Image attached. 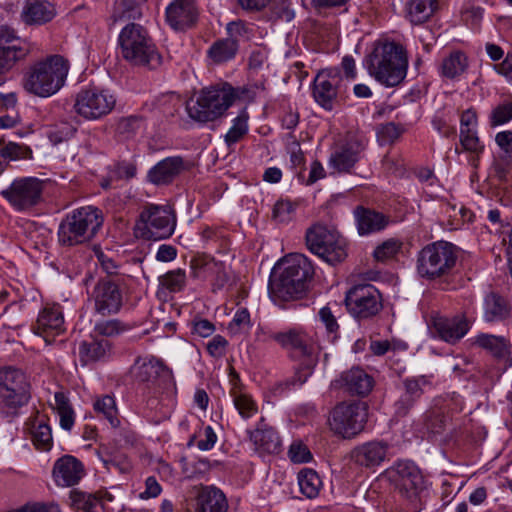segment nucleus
Segmentation results:
<instances>
[{
    "label": "nucleus",
    "mask_w": 512,
    "mask_h": 512,
    "mask_svg": "<svg viewBox=\"0 0 512 512\" xmlns=\"http://www.w3.org/2000/svg\"><path fill=\"white\" fill-rule=\"evenodd\" d=\"M456 246L436 241L424 246L416 256V272L420 278L436 280L448 276L457 262Z\"/></svg>",
    "instance_id": "obj_7"
},
{
    "label": "nucleus",
    "mask_w": 512,
    "mask_h": 512,
    "mask_svg": "<svg viewBox=\"0 0 512 512\" xmlns=\"http://www.w3.org/2000/svg\"><path fill=\"white\" fill-rule=\"evenodd\" d=\"M176 220L169 207L148 204L141 210L134 227L137 238L147 241H160L174 233Z\"/></svg>",
    "instance_id": "obj_9"
},
{
    "label": "nucleus",
    "mask_w": 512,
    "mask_h": 512,
    "mask_svg": "<svg viewBox=\"0 0 512 512\" xmlns=\"http://www.w3.org/2000/svg\"><path fill=\"white\" fill-rule=\"evenodd\" d=\"M288 456L293 463H308L312 460V453L301 441H294L290 445Z\"/></svg>",
    "instance_id": "obj_63"
},
{
    "label": "nucleus",
    "mask_w": 512,
    "mask_h": 512,
    "mask_svg": "<svg viewBox=\"0 0 512 512\" xmlns=\"http://www.w3.org/2000/svg\"><path fill=\"white\" fill-rule=\"evenodd\" d=\"M116 102L115 95L108 89L95 86L83 88L75 96L73 110L81 118L95 121L109 115Z\"/></svg>",
    "instance_id": "obj_14"
},
{
    "label": "nucleus",
    "mask_w": 512,
    "mask_h": 512,
    "mask_svg": "<svg viewBox=\"0 0 512 512\" xmlns=\"http://www.w3.org/2000/svg\"><path fill=\"white\" fill-rule=\"evenodd\" d=\"M191 277L210 281L216 288H222L228 281L225 264L207 254H197L190 261Z\"/></svg>",
    "instance_id": "obj_21"
},
{
    "label": "nucleus",
    "mask_w": 512,
    "mask_h": 512,
    "mask_svg": "<svg viewBox=\"0 0 512 512\" xmlns=\"http://www.w3.org/2000/svg\"><path fill=\"white\" fill-rule=\"evenodd\" d=\"M31 398L30 383L26 374L18 368H0V403L6 414L15 415Z\"/></svg>",
    "instance_id": "obj_10"
},
{
    "label": "nucleus",
    "mask_w": 512,
    "mask_h": 512,
    "mask_svg": "<svg viewBox=\"0 0 512 512\" xmlns=\"http://www.w3.org/2000/svg\"><path fill=\"white\" fill-rule=\"evenodd\" d=\"M31 52L28 42L18 37L14 30H0V75L9 72L17 62L24 60Z\"/></svg>",
    "instance_id": "obj_19"
},
{
    "label": "nucleus",
    "mask_w": 512,
    "mask_h": 512,
    "mask_svg": "<svg viewBox=\"0 0 512 512\" xmlns=\"http://www.w3.org/2000/svg\"><path fill=\"white\" fill-rule=\"evenodd\" d=\"M198 436L200 439L196 442V446L201 451L211 450L218 440L214 429L210 425L203 426Z\"/></svg>",
    "instance_id": "obj_64"
},
{
    "label": "nucleus",
    "mask_w": 512,
    "mask_h": 512,
    "mask_svg": "<svg viewBox=\"0 0 512 512\" xmlns=\"http://www.w3.org/2000/svg\"><path fill=\"white\" fill-rule=\"evenodd\" d=\"M69 68L66 58L58 54L50 55L26 69L21 85L31 95L48 98L64 86Z\"/></svg>",
    "instance_id": "obj_1"
},
{
    "label": "nucleus",
    "mask_w": 512,
    "mask_h": 512,
    "mask_svg": "<svg viewBox=\"0 0 512 512\" xmlns=\"http://www.w3.org/2000/svg\"><path fill=\"white\" fill-rule=\"evenodd\" d=\"M313 274L314 268L306 256H292L284 262L279 279L271 284L273 296L283 301L302 298L307 292Z\"/></svg>",
    "instance_id": "obj_6"
},
{
    "label": "nucleus",
    "mask_w": 512,
    "mask_h": 512,
    "mask_svg": "<svg viewBox=\"0 0 512 512\" xmlns=\"http://www.w3.org/2000/svg\"><path fill=\"white\" fill-rule=\"evenodd\" d=\"M345 304L352 316L367 319L382 309L381 294L371 284L356 285L346 292Z\"/></svg>",
    "instance_id": "obj_16"
},
{
    "label": "nucleus",
    "mask_w": 512,
    "mask_h": 512,
    "mask_svg": "<svg viewBox=\"0 0 512 512\" xmlns=\"http://www.w3.org/2000/svg\"><path fill=\"white\" fill-rule=\"evenodd\" d=\"M30 438L35 448L39 451H50L53 446L51 428L43 420L35 419L31 422Z\"/></svg>",
    "instance_id": "obj_42"
},
{
    "label": "nucleus",
    "mask_w": 512,
    "mask_h": 512,
    "mask_svg": "<svg viewBox=\"0 0 512 512\" xmlns=\"http://www.w3.org/2000/svg\"><path fill=\"white\" fill-rule=\"evenodd\" d=\"M468 67V58L461 51H453L445 57L440 66L443 77L454 79L463 74Z\"/></svg>",
    "instance_id": "obj_41"
},
{
    "label": "nucleus",
    "mask_w": 512,
    "mask_h": 512,
    "mask_svg": "<svg viewBox=\"0 0 512 512\" xmlns=\"http://www.w3.org/2000/svg\"><path fill=\"white\" fill-rule=\"evenodd\" d=\"M118 45L123 59L132 66L157 70L163 64V56L148 30L138 23H129L122 28Z\"/></svg>",
    "instance_id": "obj_3"
},
{
    "label": "nucleus",
    "mask_w": 512,
    "mask_h": 512,
    "mask_svg": "<svg viewBox=\"0 0 512 512\" xmlns=\"http://www.w3.org/2000/svg\"><path fill=\"white\" fill-rule=\"evenodd\" d=\"M231 396L233 398L235 408L243 419H249L257 414V403L250 395L233 388L231 390Z\"/></svg>",
    "instance_id": "obj_49"
},
{
    "label": "nucleus",
    "mask_w": 512,
    "mask_h": 512,
    "mask_svg": "<svg viewBox=\"0 0 512 512\" xmlns=\"http://www.w3.org/2000/svg\"><path fill=\"white\" fill-rule=\"evenodd\" d=\"M112 501L113 497L107 492L88 493L78 489L69 492V505L83 512H105L104 499Z\"/></svg>",
    "instance_id": "obj_32"
},
{
    "label": "nucleus",
    "mask_w": 512,
    "mask_h": 512,
    "mask_svg": "<svg viewBox=\"0 0 512 512\" xmlns=\"http://www.w3.org/2000/svg\"><path fill=\"white\" fill-rule=\"evenodd\" d=\"M367 417L368 406L365 402L344 401L333 408L329 424L335 434L350 439L363 431Z\"/></svg>",
    "instance_id": "obj_13"
},
{
    "label": "nucleus",
    "mask_w": 512,
    "mask_h": 512,
    "mask_svg": "<svg viewBox=\"0 0 512 512\" xmlns=\"http://www.w3.org/2000/svg\"><path fill=\"white\" fill-rule=\"evenodd\" d=\"M511 311L510 302L499 293L491 291L484 297L483 318L486 322H503L510 318Z\"/></svg>",
    "instance_id": "obj_36"
},
{
    "label": "nucleus",
    "mask_w": 512,
    "mask_h": 512,
    "mask_svg": "<svg viewBox=\"0 0 512 512\" xmlns=\"http://www.w3.org/2000/svg\"><path fill=\"white\" fill-rule=\"evenodd\" d=\"M249 439L254 445L255 452L260 456L277 455L282 449V440L278 432L265 423L261 418L256 429L249 431Z\"/></svg>",
    "instance_id": "obj_27"
},
{
    "label": "nucleus",
    "mask_w": 512,
    "mask_h": 512,
    "mask_svg": "<svg viewBox=\"0 0 512 512\" xmlns=\"http://www.w3.org/2000/svg\"><path fill=\"white\" fill-rule=\"evenodd\" d=\"M239 45L233 38L220 39L214 42L208 50V56L214 63L220 64L236 56Z\"/></svg>",
    "instance_id": "obj_43"
},
{
    "label": "nucleus",
    "mask_w": 512,
    "mask_h": 512,
    "mask_svg": "<svg viewBox=\"0 0 512 512\" xmlns=\"http://www.w3.org/2000/svg\"><path fill=\"white\" fill-rule=\"evenodd\" d=\"M474 344L496 358H504L509 353L508 341L502 336L482 333L475 337Z\"/></svg>",
    "instance_id": "obj_40"
},
{
    "label": "nucleus",
    "mask_w": 512,
    "mask_h": 512,
    "mask_svg": "<svg viewBox=\"0 0 512 512\" xmlns=\"http://www.w3.org/2000/svg\"><path fill=\"white\" fill-rule=\"evenodd\" d=\"M433 327L440 339L455 344L468 333L470 322L464 315L451 318L436 316L433 318Z\"/></svg>",
    "instance_id": "obj_28"
},
{
    "label": "nucleus",
    "mask_w": 512,
    "mask_h": 512,
    "mask_svg": "<svg viewBox=\"0 0 512 512\" xmlns=\"http://www.w3.org/2000/svg\"><path fill=\"white\" fill-rule=\"evenodd\" d=\"M132 328L131 324L119 319H108L96 322L92 332L100 338L109 339L119 336Z\"/></svg>",
    "instance_id": "obj_45"
},
{
    "label": "nucleus",
    "mask_w": 512,
    "mask_h": 512,
    "mask_svg": "<svg viewBox=\"0 0 512 512\" xmlns=\"http://www.w3.org/2000/svg\"><path fill=\"white\" fill-rule=\"evenodd\" d=\"M512 120V100H505L494 107L489 116L491 127L500 126Z\"/></svg>",
    "instance_id": "obj_58"
},
{
    "label": "nucleus",
    "mask_w": 512,
    "mask_h": 512,
    "mask_svg": "<svg viewBox=\"0 0 512 512\" xmlns=\"http://www.w3.org/2000/svg\"><path fill=\"white\" fill-rule=\"evenodd\" d=\"M438 8L437 0H405V17L413 25H421L434 15Z\"/></svg>",
    "instance_id": "obj_39"
},
{
    "label": "nucleus",
    "mask_w": 512,
    "mask_h": 512,
    "mask_svg": "<svg viewBox=\"0 0 512 512\" xmlns=\"http://www.w3.org/2000/svg\"><path fill=\"white\" fill-rule=\"evenodd\" d=\"M228 500L214 485L203 486L196 496L195 512H228Z\"/></svg>",
    "instance_id": "obj_34"
},
{
    "label": "nucleus",
    "mask_w": 512,
    "mask_h": 512,
    "mask_svg": "<svg viewBox=\"0 0 512 512\" xmlns=\"http://www.w3.org/2000/svg\"><path fill=\"white\" fill-rule=\"evenodd\" d=\"M66 331L63 308L58 303L46 304L39 312L34 332L50 343Z\"/></svg>",
    "instance_id": "obj_22"
},
{
    "label": "nucleus",
    "mask_w": 512,
    "mask_h": 512,
    "mask_svg": "<svg viewBox=\"0 0 512 512\" xmlns=\"http://www.w3.org/2000/svg\"><path fill=\"white\" fill-rule=\"evenodd\" d=\"M341 75L338 69L322 71L313 83V97L325 110L331 111L338 99Z\"/></svg>",
    "instance_id": "obj_23"
},
{
    "label": "nucleus",
    "mask_w": 512,
    "mask_h": 512,
    "mask_svg": "<svg viewBox=\"0 0 512 512\" xmlns=\"http://www.w3.org/2000/svg\"><path fill=\"white\" fill-rule=\"evenodd\" d=\"M374 378L360 367L341 373L334 385L352 396L366 397L374 387Z\"/></svg>",
    "instance_id": "obj_25"
},
{
    "label": "nucleus",
    "mask_w": 512,
    "mask_h": 512,
    "mask_svg": "<svg viewBox=\"0 0 512 512\" xmlns=\"http://www.w3.org/2000/svg\"><path fill=\"white\" fill-rule=\"evenodd\" d=\"M55 16L54 6L48 1L27 0L21 17L28 25H42L51 21Z\"/></svg>",
    "instance_id": "obj_38"
},
{
    "label": "nucleus",
    "mask_w": 512,
    "mask_h": 512,
    "mask_svg": "<svg viewBox=\"0 0 512 512\" xmlns=\"http://www.w3.org/2000/svg\"><path fill=\"white\" fill-rule=\"evenodd\" d=\"M93 408L94 411L98 415H102L113 428L120 425L116 402L113 396L103 395L97 398L93 403Z\"/></svg>",
    "instance_id": "obj_46"
},
{
    "label": "nucleus",
    "mask_w": 512,
    "mask_h": 512,
    "mask_svg": "<svg viewBox=\"0 0 512 512\" xmlns=\"http://www.w3.org/2000/svg\"><path fill=\"white\" fill-rule=\"evenodd\" d=\"M404 132L405 129L402 125L388 122L377 128V138L381 145L393 144Z\"/></svg>",
    "instance_id": "obj_54"
},
{
    "label": "nucleus",
    "mask_w": 512,
    "mask_h": 512,
    "mask_svg": "<svg viewBox=\"0 0 512 512\" xmlns=\"http://www.w3.org/2000/svg\"><path fill=\"white\" fill-rule=\"evenodd\" d=\"M307 248L330 265L343 262L348 256L346 239L336 229L314 224L306 231Z\"/></svg>",
    "instance_id": "obj_8"
},
{
    "label": "nucleus",
    "mask_w": 512,
    "mask_h": 512,
    "mask_svg": "<svg viewBox=\"0 0 512 512\" xmlns=\"http://www.w3.org/2000/svg\"><path fill=\"white\" fill-rule=\"evenodd\" d=\"M367 145L368 138L363 131H347L344 137L335 143L329 157V166L338 173H351Z\"/></svg>",
    "instance_id": "obj_11"
},
{
    "label": "nucleus",
    "mask_w": 512,
    "mask_h": 512,
    "mask_svg": "<svg viewBox=\"0 0 512 512\" xmlns=\"http://www.w3.org/2000/svg\"><path fill=\"white\" fill-rule=\"evenodd\" d=\"M233 86L227 82L201 89L196 100L186 104L191 119L199 123L213 122L225 115L234 103Z\"/></svg>",
    "instance_id": "obj_5"
},
{
    "label": "nucleus",
    "mask_w": 512,
    "mask_h": 512,
    "mask_svg": "<svg viewBox=\"0 0 512 512\" xmlns=\"http://www.w3.org/2000/svg\"><path fill=\"white\" fill-rule=\"evenodd\" d=\"M184 169L185 162L183 157H167L159 161L148 171L147 178L155 185H167L170 184Z\"/></svg>",
    "instance_id": "obj_30"
},
{
    "label": "nucleus",
    "mask_w": 512,
    "mask_h": 512,
    "mask_svg": "<svg viewBox=\"0 0 512 512\" xmlns=\"http://www.w3.org/2000/svg\"><path fill=\"white\" fill-rule=\"evenodd\" d=\"M318 321L325 327L327 337L333 342L339 336L340 326L329 306L322 307L318 312Z\"/></svg>",
    "instance_id": "obj_55"
},
{
    "label": "nucleus",
    "mask_w": 512,
    "mask_h": 512,
    "mask_svg": "<svg viewBox=\"0 0 512 512\" xmlns=\"http://www.w3.org/2000/svg\"><path fill=\"white\" fill-rule=\"evenodd\" d=\"M76 131V128L71 124L62 122L50 129L47 136L52 144L57 145L71 139L75 135Z\"/></svg>",
    "instance_id": "obj_61"
},
{
    "label": "nucleus",
    "mask_w": 512,
    "mask_h": 512,
    "mask_svg": "<svg viewBox=\"0 0 512 512\" xmlns=\"http://www.w3.org/2000/svg\"><path fill=\"white\" fill-rule=\"evenodd\" d=\"M282 349L300 358L312 359L317 357L321 350L317 332L302 326H293L284 329Z\"/></svg>",
    "instance_id": "obj_17"
},
{
    "label": "nucleus",
    "mask_w": 512,
    "mask_h": 512,
    "mask_svg": "<svg viewBox=\"0 0 512 512\" xmlns=\"http://www.w3.org/2000/svg\"><path fill=\"white\" fill-rule=\"evenodd\" d=\"M94 310L102 316L117 314L123 305V294L119 286L107 279H101L91 294Z\"/></svg>",
    "instance_id": "obj_20"
},
{
    "label": "nucleus",
    "mask_w": 512,
    "mask_h": 512,
    "mask_svg": "<svg viewBox=\"0 0 512 512\" xmlns=\"http://www.w3.org/2000/svg\"><path fill=\"white\" fill-rule=\"evenodd\" d=\"M145 126V119L140 115L121 117L115 127L116 133L123 139L133 138Z\"/></svg>",
    "instance_id": "obj_48"
},
{
    "label": "nucleus",
    "mask_w": 512,
    "mask_h": 512,
    "mask_svg": "<svg viewBox=\"0 0 512 512\" xmlns=\"http://www.w3.org/2000/svg\"><path fill=\"white\" fill-rule=\"evenodd\" d=\"M112 350L113 343L110 339L100 338L92 332L91 340L81 343L79 354L82 361L89 363L109 358Z\"/></svg>",
    "instance_id": "obj_37"
},
{
    "label": "nucleus",
    "mask_w": 512,
    "mask_h": 512,
    "mask_svg": "<svg viewBox=\"0 0 512 512\" xmlns=\"http://www.w3.org/2000/svg\"><path fill=\"white\" fill-rule=\"evenodd\" d=\"M31 153L29 147L9 142L0 149V158L8 165L10 161L27 158Z\"/></svg>",
    "instance_id": "obj_59"
},
{
    "label": "nucleus",
    "mask_w": 512,
    "mask_h": 512,
    "mask_svg": "<svg viewBox=\"0 0 512 512\" xmlns=\"http://www.w3.org/2000/svg\"><path fill=\"white\" fill-rule=\"evenodd\" d=\"M104 217L96 206H82L68 212L58 227V242L64 247L88 244L103 226Z\"/></svg>",
    "instance_id": "obj_4"
},
{
    "label": "nucleus",
    "mask_w": 512,
    "mask_h": 512,
    "mask_svg": "<svg viewBox=\"0 0 512 512\" xmlns=\"http://www.w3.org/2000/svg\"><path fill=\"white\" fill-rule=\"evenodd\" d=\"M265 83L263 81L249 83L243 87L234 88L233 92L235 94L234 101L236 99H241L244 101H254L259 95H261L265 91Z\"/></svg>",
    "instance_id": "obj_60"
},
{
    "label": "nucleus",
    "mask_w": 512,
    "mask_h": 512,
    "mask_svg": "<svg viewBox=\"0 0 512 512\" xmlns=\"http://www.w3.org/2000/svg\"><path fill=\"white\" fill-rule=\"evenodd\" d=\"M137 174V165L134 161H118L109 171V180H130Z\"/></svg>",
    "instance_id": "obj_57"
},
{
    "label": "nucleus",
    "mask_w": 512,
    "mask_h": 512,
    "mask_svg": "<svg viewBox=\"0 0 512 512\" xmlns=\"http://www.w3.org/2000/svg\"><path fill=\"white\" fill-rule=\"evenodd\" d=\"M459 141L463 151L471 153L477 158L484 152L485 146L478 136L477 129H460Z\"/></svg>",
    "instance_id": "obj_51"
},
{
    "label": "nucleus",
    "mask_w": 512,
    "mask_h": 512,
    "mask_svg": "<svg viewBox=\"0 0 512 512\" xmlns=\"http://www.w3.org/2000/svg\"><path fill=\"white\" fill-rule=\"evenodd\" d=\"M388 449L389 445L384 441H370L355 447L351 457L356 464L373 468L385 460Z\"/></svg>",
    "instance_id": "obj_29"
},
{
    "label": "nucleus",
    "mask_w": 512,
    "mask_h": 512,
    "mask_svg": "<svg viewBox=\"0 0 512 512\" xmlns=\"http://www.w3.org/2000/svg\"><path fill=\"white\" fill-rule=\"evenodd\" d=\"M295 215V205L289 200L277 201L272 210V219L278 223H287Z\"/></svg>",
    "instance_id": "obj_62"
},
{
    "label": "nucleus",
    "mask_w": 512,
    "mask_h": 512,
    "mask_svg": "<svg viewBox=\"0 0 512 512\" xmlns=\"http://www.w3.org/2000/svg\"><path fill=\"white\" fill-rule=\"evenodd\" d=\"M297 479L300 491L304 496L314 499L319 495L323 483L315 470L303 468L298 472Z\"/></svg>",
    "instance_id": "obj_44"
},
{
    "label": "nucleus",
    "mask_w": 512,
    "mask_h": 512,
    "mask_svg": "<svg viewBox=\"0 0 512 512\" xmlns=\"http://www.w3.org/2000/svg\"><path fill=\"white\" fill-rule=\"evenodd\" d=\"M389 475L400 497L413 510H418L420 494L425 489L424 477L419 468L410 461H398L389 471Z\"/></svg>",
    "instance_id": "obj_12"
},
{
    "label": "nucleus",
    "mask_w": 512,
    "mask_h": 512,
    "mask_svg": "<svg viewBox=\"0 0 512 512\" xmlns=\"http://www.w3.org/2000/svg\"><path fill=\"white\" fill-rule=\"evenodd\" d=\"M44 182L36 177L15 179L0 195L18 212L29 211L42 201Z\"/></svg>",
    "instance_id": "obj_15"
},
{
    "label": "nucleus",
    "mask_w": 512,
    "mask_h": 512,
    "mask_svg": "<svg viewBox=\"0 0 512 512\" xmlns=\"http://www.w3.org/2000/svg\"><path fill=\"white\" fill-rule=\"evenodd\" d=\"M492 175L500 183H507L512 171V154H502L496 157L491 166Z\"/></svg>",
    "instance_id": "obj_56"
},
{
    "label": "nucleus",
    "mask_w": 512,
    "mask_h": 512,
    "mask_svg": "<svg viewBox=\"0 0 512 512\" xmlns=\"http://www.w3.org/2000/svg\"><path fill=\"white\" fill-rule=\"evenodd\" d=\"M252 327L250 312L247 308H240L228 324V331L232 335L248 333Z\"/></svg>",
    "instance_id": "obj_53"
},
{
    "label": "nucleus",
    "mask_w": 512,
    "mask_h": 512,
    "mask_svg": "<svg viewBox=\"0 0 512 512\" xmlns=\"http://www.w3.org/2000/svg\"><path fill=\"white\" fill-rule=\"evenodd\" d=\"M430 384V377L426 375L403 379L401 394L394 403L395 415L397 417L407 416L424 394V388Z\"/></svg>",
    "instance_id": "obj_24"
},
{
    "label": "nucleus",
    "mask_w": 512,
    "mask_h": 512,
    "mask_svg": "<svg viewBox=\"0 0 512 512\" xmlns=\"http://www.w3.org/2000/svg\"><path fill=\"white\" fill-rule=\"evenodd\" d=\"M354 217L358 233L369 235L384 230L389 224V217L385 214L363 206H357Z\"/></svg>",
    "instance_id": "obj_33"
},
{
    "label": "nucleus",
    "mask_w": 512,
    "mask_h": 512,
    "mask_svg": "<svg viewBox=\"0 0 512 512\" xmlns=\"http://www.w3.org/2000/svg\"><path fill=\"white\" fill-rule=\"evenodd\" d=\"M369 74L386 87L399 85L406 77L408 56L404 46L394 41H378L367 59Z\"/></svg>",
    "instance_id": "obj_2"
},
{
    "label": "nucleus",
    "mask_w": 512,
    "mask_h": 512,
    "mask_svg": "<svg viewBox=\"0 0 512 512\" xmlns=\"http://www.w3.org/2000/svg\"><path fill=\"white\" fill-rule=\"evenodd\" d=\"M403 243L399 239L390 238L378 245L373 256L377 261L386 262L393 259L402 249Z\"/></svg>",
    "instance_id": "obj_52"
},
{
    "label": "nucleus",
    "mask_w": 512,
    "mask_h": 512,
    "mask_svg": "<svg viewBox=\"0 0 512 512\" xmlns=\"http://www.w3.org/2000/svg\"><path fill=\"white\" fill-rule=\"evenodd\" d=\"M135 379L140 382H154L156 379L170 377L171 371L164 362L154 356L138 358L133 366Z\"/></svg>",
    "instance_id": "obj_35"
},
{
    "label": "nucleus",
    "mask_w": 512,
    "mask_h": 512,
    "mask_svg": "<svg viewBox=\"0 0 512 512\" xmlns=\"http://www.w3.org/2000/svg\"><path fill=\"white\" fill-rule=\"evenodd\" d=\"M248 119L249 114L245 109L233 119L232 126L224 136V141L228 147L238 143L248 133Z\"/></svg>",
    "instance_id": "obj_47"
},
{
    "label": "nucleus",
    "mask_w": 512,
    "mask_h": 512,
    "mask_svg": "<svg viewBox=\"0 0 512 512\" xmlns=\"http://www.w3.org/2000/svg\"><path fill=\"white\" fill-rule=\"evenodd\" d=\"M84 475L85 468L83 463L72 455H63L53 465L52 477L59 487L75 486Z\"/></svg>",
    "instance_id": "obj_26"
},
{
    "label": "nucleus",
    "mask_w": 512,
    "mask_h": 512,
    "mask_svg": "<svg viewBox=\"0 0 512 512\" xmlns=\"http://www.w3.org/2000/svg\"><path fill=\"white\" fill-rule=\"evenodd\" d=\"M200 18L197 0H172L165 8V23L174 32L194 29Z\"/></svg>",
    "instance_id": "obj_18"
},
{
    "label": "nucleus",
    "mask_w": 512,
    "mask_h": 512,
    "mask_svg": "<svg viewBox=\"0 0 512 512\" xmlns=\"http://www.w3.org/2000/svg\"><path fill=\"white\" fill-rule=\"evenodd\" d=\"M186 281V272L181 268L170 270L159 277L160 285L172 293L183 291L186 287Z\"/></svg>",
    "instance_id": "obj_50"
},
{
    "label": "nucleus",
    "mask_w": 512,
    "mask_h": 512,
    "mask_svg": "<svg viewBox=\"0 0 512 512\" xmlns=\"http://www.w3.org/2000/svg\"><path fill=\"white\" fill-rule=\"evenodd\" d=\"M447 411L442 408H434L425 414V428L428 433L439 435L442 434L450 420V413H459L463 410V401L457 396L451 399L446 405Z\"/></svg>",
    "instance_id": "obj_31"
}]
</instances>
